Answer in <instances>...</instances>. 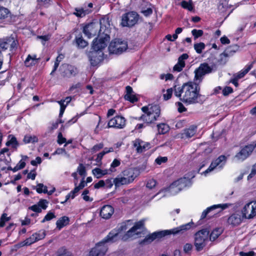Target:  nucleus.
Listing matches in <instances>:
<instances>
[{
  "instance_id": "1",
  "label": "nucleus",
  "mask_w": 256,
  "mask_h": 256,
  "mask_svg": "<svg viewBox=\"0 0 256 256\" xmlns=\"http://www.w3.org/2000/svg\"><path fill=\"white\" fill-rule=\"evenodd\" d=\"M174 95L184 102L188 104L202 103L204 96L200 94V86L194 82H189L182 86L174 88Z\"/></svg>"
},
{
  "instance_id": "2",
  "label": "nucleus",
  "mask_w": 256,
  "mask_h": 256,
  "mask_svg": "<svg viewBox=\"0 0 256 256\" xmlns=\"http://www.w3.org/2000/svg\"><path fill=\"white\" fill-rule=\"evenodd\" d=\"M142 110L144 114L138 120H143L147 124L154 122L160 114V106L157 104L143 106Z\"/></svg>"
},
{
  "instance_id": "3",
  "label": "nucleus",
  "mask_w": 256,
  "mask_h": 256,
  "mask_svg": "<svg viewBox=\"0 0 256 256\" xmlns=\"http://www.w3.org/2000/svg\"><path fill=\"white\" fill-rule=\"evenodd\" d=\"M188 182V180L186 178H180L174 182L168 188L162 190L154 195L152 198L162 194L159 199L167 195L166 192H169L172 195H174L182 190L186 186Z\"/></svg>"
},
{
  "instance_id": "4",
  "label": "nucleus",
  "mask_w": 256,
  "mask_h": 256,
  "mask_svg": "<svg viewBox=\"0 0 256 256\" xmlns=\"http://www.w3.org/2000/svg\"><path fill=\"white\" fill-rule=\"evenodd\" d=\"M194 224V222H192L171 230L154 232L150 234V236L152 240H154L156 238H162L167 235L182 234L186 231L189 230Z\"/></svg>"
},
{
  "instance_id": "5",
  "label": "nucleus",
  "mask_w": 256,
  "mask_h": 256,
  "mask_svg": "<svg viewBox=\"0 0 256 256\" xmlns=\"http://www.w3.org/2000/svg\"><path fill=\"white\" fill-rule=\"evenodd\" d=\"M209 231L206 228L202 229L194 234V246L197 251L202 250L208 240Z\"/></svg>"
},
{
  "instance_id": "6",
  "label": "nucleus",
  "mask_w": 256,
  "mask_h": 256,
  "mask_svg": "<svg viewBox=\"0 0 256 256\" xmlns=\"http://www.w3.org/2000/svg\"><path fill=\"white\" fill-rule=\"evenodd\" d=\"M128 48L126 42L120 39H115L112 40L108 46L110 54H120L125 51Z\"/></svg>"
},
{
  "instance_id": "7",
  "label": "nucleus",
  "mask_w": 256,
  "mask_h": 256,
  "mask_svg": "<svg viewBox=\"0 0 256 256\" xmlns=\"http://www.w3.org/2000/svg\"><path fill=\"white\" fill-rule=\"evenodd\" d=\"M242 218L251 219L256 216V200L246 204L241 210Z\"/></svg>"
},
{
  "instance_id": "8",
  "label": "nucleus",
  "mask_w": 256,
  "mask_h": 256,
  "mask_svg": "<svg viewBox=\"0 0 256 256\" xmlns=\"http://www.w3.org/2000/svg\"><path fill=\"white\" fill-rule=\"evenodd\" d=\"M130 222V220H128L126 222L121 223L116 230H114L108 234L105 238V240L111 242L116 241L119 234L128 229V223Z\"/></svg>"
},
{
  "instance_id": "9",
  "label": "nucleus",
  "mask_w": 256,
  "mask_h": 256,
  "mask_svg": "<svg viewBox=\"0 0 256 256\" xmlns=\"http://www.w3.org/2000/svg\"><path fill=\"white\" fill-rule=\"evenodd\" d=\"M256 147V142L252 144L245 146L234 158V160L242 162L248 158Z\"/></svg>"
},
{
  "instance_id": "10",
  "label": "nucleus",
  "mask_w": 256,
  "mask_h": 256,
  "mask_svg": "<svg viewBox=\"0 0 256 256\" xmlns=\"http://www.w3.org/2000/svg\"><path fill=\"white\" fill-rule=\"evenodd\" d=\"M144 228V220H140L139 222H136L134 225L122 236V240H126L128 238H132L135 235L139 234H140Z\"/></svg>"
},
{
  "instance_id": "11",
  "label": "nucleus",
  "mask_w": 256,
  "mask_h": 256,
  "mask_svg": "<svg viewBox=\"0 0 256 256\" xmlns=\"http://www.w3.org/2000/svg\"><path fill=\"white\" fill-rule=\"evenodd\" d=\"M18 42L12 36L0 39V50H9L12 52L16 48Z\"/></svg>"
},
{
  "instance_id": "12",
  "label": "nucleus",
  "mask_w": 256,
  "mask_h": 256,
  "mask_svg": "<svg viewBox=\"0 0 256 256\" xmlns=\"http://www.w3.org/2000/svg\"><path fill=\"white\" fill-rule=\"evenodd\" d=\"M212 70V68L208 64L204 62L201 64L199 67L194 70V80L202 82L203 77L206 74H210Z\"/></svg>"
},
{
  "instance_id": "13",
  "label": "nucleus",
  "mask_w": 256,
  "mask_h": 256,
  "mask_svg": "<svg viewBox=\"0 0 256 256\" xmlns=\"http://www.w3.org/2000/svg\"><path fill=\"white\" fill-rule=\"evenodd\" d=\"M138 19V14L136 12H129L122 16L121 24L123 26L131 27L137 22Z\"/></svg>"
},
{
  "instance_id": "14",
  "label": "nucleus",
  "mask_w": 256,
  "mask_h": 256,
  "mask_svg": "<svg viewBox=\"0 0 256 256\" xmlns=\"http://www.w3.org/2000/svg\"><path fill=\"white\" fill-rule=\"evenodd\" d=\"M106 242H112L105 240V238L100 242L96 244L90 252L89 256H104L107 251V246L105 245Z\"/></svg>"
},
{
  "instance_id": "15",
  "label": "nucleus",
  "mask_w": 256,
  "mask_h": 256,
  "mask_svg": "<svg viewBox=\"0 0 256 256\" xmlns=\"http://www.w3.org/2000/svg\"><path fill=\"white\" fill-rule=\"evenodd\" d=\"M100 25L98 22L90 23L84 28L83 32L88 38H90L100 32Z\"/></svg>"
},
{
  "instance_id": "16",
  "label": "nucleus",
  "mask_w": 256,
  "mask_h": 256,
  "mask_svg": "<svg viewBox=\"0 0 256 256\" xmlns=\"http://www.w3.org/2000/svg\"><path fill=\"white\" fill-rule=\"evenodd\" d=\"M126 119L122 116H117L110 119L108 124V128H114L118 129L123 128L126 126Z\"/></svg>"
},
{
  "instance_id": "17",
  "label": "nucleus",
  "mask_w": 256,
  "mask_h": 256,
  "mask_svg": "<svg viewBox=\"0 0 256 256\" xmlns=\"http://www.w3.org/2000/svg\"><path fill=\"white\" fill-rule=\"evenodd\" d=\"M60 70L62 76L66 78L74 76L78 72L76 68L66 64H63L60 66Z\"/></svg>"
},
{
  "instance_id": "18",
  "label": "nucleus",
  "mask_w": 256,
  "mask_h": 256,
  "mask_svg": "<svg viewBox=\"0 0 256 256\" xmlns=\"http://www.w3.org/2000/svg\"><path fill=\"white\" fill-rule=\"evenodd\" d=\"M226 157L224 155L220 156L218 158L212 162L209 168L205 170L204 173L206 175V174L212 172L217 166L222 168L226 164Z\"/></svg>"
},
{
  "instance_id": "19",
  "label": "nucleus",
  "mask_w": 256,
  "mask_h": 256,
  "mask_svg": "<svg viewBox=\"0 0 256 256\" xmlns=\"http://www.w3.org/2000/svg\"><path fill=\"white\" fill-rule=\"evenodd\" d=\"M133 146L136 148L138 153H142L150 148V144L142 141L140 138H136L132 142Z\"/></svg>"
},
{
  "instance_id": "20",
  "label": "nucleus",
  "mask_w": 256,
  "mask_h": 256,
  "mask_svg": "<svg viewBox=\"0 0 256 256\" xmlns=\"http://www.w3.org/2000/svg\"><path fill=\"white\" fill-rule=\"evenodd\" d=\"M232 206V204L231 203H226L222 204H214L211 206H210L202 212L201 215V219L204 218L206 216L207 214L212 210H214L217 208H220V210L219 212H221L222 210L229 208Z\"/></svg>"
},
{
  "instance_id": "21",
  "label": "nucleus",
  "mask_w": 256,
  "mask_h": 256,
  "mask_svg": "<svg viewBox=\"0 0 256 256\" xmlns=\"http://www.w3.org/2000/svg\"><path fill=\"white\" fill-rule=\"evenodd\" d=\"M232 206V204L231 203H226L222 204H214L211 206H210L202 212L201 215V219L204 218L206 216L207 214L212 210H214L217 208H220V210L219 212H221L222 210L229 208Z\"/></svg>"
},
{
  "instance_id": "22",
  "label": "nucleus",
  "mask_w": 256,
  "mask_h": 256,
  "mask_svg": "<svg viewBox=\"0 0 256 256\" xmlns=\"http://www.w3.org/2000/svg\"><path fill=\"white\" fill-rule=\"evenodd\" d=\"M102 52H90L88 54L89 60L92 66H96L103 60Z\"/></svg>"
},
{
  "instance_id": "23",
  "label": "nucleus",
  "mask_w": 256,
  "mask_h": 256,
  "mask_svg": "<svg viewBox=\"0 0 256 256\" xmlns=\"http://www.w3.org/2000/svg\"><path fill=\"white\" fill-rule=\"evenodd\" d=\"M122 174L130 183L132 182L138 176L139 172L135 168H129L123 171Z\"/></svg>"
},
{
  "instance_id": "24",
  "label": "nucleus",
  "mask_w": 256,
  "mask_h": 256,
  "mask_svg": "<svg viewBox=\"0 0 256 256\" xmlns=\"http://www.w3.org/2000/svg\"><path fill=\"white\" fill-rule=\"evenodd\" d=\"M242 217L240 214L234 213L228 218L227 222L228 224L234 227L240 225L242 223Z\"/></svg>"
},
{
  "instance_id": "25",
  "label": "nucleus",
  "mask_w": 256,
  "mask_h": 256,
  "mask_svg": "<svg viewBox=\"0 0 256 256\" xmlns=\"http://www.w3.org/2000/svg\"><path fill=\"white\" fill-rule=\"evenodd\" d=\"M114 212V208L110 205L104 206L100 210V216L104 219H108Z\"/></svg>"
},
{
  "instance_id": "26",
  "label": "nucleus",
  "mask_w": 256,
  "mask_h": 256,
  "mask_svg": "<svg viewBox=\"0 0 256 256\" xmlns=\"http://www.w3.org/2000/svg\"><path fill=\"white\" fill-rule=\"evenodd\" d=\"M106 38L94 40L92 46V48L94 50L93 52H102L101 50L104 48L106 46Z\"/></svg>"
},
{
  "instance_id": "27",
  "label": "nucleus",
  "mask_w": 256,
  "mask_h": 256,
  "mask_svg": "<svg viewBox=\"0 0 256 256\" xmlns=\"http://www.w3.org/2000/svg\"><path fill=\"white\" fill-rule=\"evenodd\" d=\"M188 56L187 54H183L178 58V63L174 66L173 70L177 72H181L185 66L184 60L188 59Z\"/></svg>"
},
{
  "instance_id": "28",
  "label": "nucleus",
  "mask_w": 256,
  "mask_h": 256,
  "mask_svg": "<svg viewBox=\"0 0 256 256\" xmlns=\"http://www.w3.org/2000/svg\"><path fill=\"white\" fill-rule=\"evenodd\" d=\"M91 12V10L84 7L76 8L72 14L78 18H83Z\"/></svg>"
},
{
  "instance_id": "29",
  "label": "nucleus",
  "mask_w": 256,
  "mask_h": 256,
  "mask_svg": "<svg viewBox=\"0 0 256 256\" xmlns=\"http://www.w3.org/2000/svg\"><path fill=\"white\" fill-rule=\"evenodd\" d=\"M33 188L36 190L39 194L44 192L49 195L52 194L55 190V188H54L52 190L48 192L47 186H44L42 184H38L36 186H34Z\"/></svg>"
},
{
  "instance_id": "30",
  "label": "nucleus",
  "mask_w": 256,
  "mask_h": 256,
  "mask_svg": "<svg viewBox=\"0 0 256 256\" xmlns=\"http://www.w3.org/2000/svg\"><path fill=\"white\" fill-rule=\"evenodd\" d=\"M92 173L97 178H100L106 174H110L108 169L102 170L98 168L93 169Z\"/></svg>"
},
{
  "instance_id": "31",
  "label": "nucleus",
  "mask_w": 256,
  "mask_h": 256,
  "mask_svg": "<svg viewBox=\"0 0 256 256\" xmlns=\"http://www.w3.org/2000/svg\"><path fill=\"white\" fill-rule=\"evenodd\" d=\"M114 184L116 187H119L124 184H130L128 180L126 178L125 176H117L114 180Z\"/></svg>"
},
{
  "instance_id": "32",
  "label": "nucleus",
  "mask_w": 256,
  "mask_h": 256,
  "mask_svg": "<svg viewBox=\"0 0 256 256\" xmlns=\"http://www.w3.org/2000/svg\"><path fill=\"white\" fill-rule=\"evenodd\" d=\"M69 222H70V218L68 216H64L60 218H59L57 220V222H56V227L59 230H60L63 227L68 224Z\"/></svg>"
},
{
  "instance_id": "33",
  "label": "nucleus",
  "mask_w": 256,
  "mask_h": 256,
  "mask_svg": "<svg viewBox=\"0 0 256 256\" xmlns=\"http://www.w3.org/2000/svg\"><path fill=\"white\" fill-rule=\"evenodd\" d=\"M196 132V126H192L189 128L185 129L182 133L183 137L190 138L194 136Z\"/></svg>"
},
{
  "instance_id": "34",
  "label": "nucleus",
  "mask_w": 256,
  "mask_h": 256,
  "mask_svg": "<svg viewBox=\"0 0 256 256\" xmlns=\"http://www.w3.org/2000/svg\"><path fill=\"white\" fill-rule=\"evenodd\" d=\"M38 59L36 58V56L34 54L32 56L28 54L26 60L24 61L25 66L27 67L32 66L36 64L38 62Z\"/></svg>"
},
{
  "instance_id": "35",
  "label": "nucleus",
  "mask_w": 256,
  "mask_h": 256,
  "mask_svg": "<svg viewBox=\"0 0 256 256\" xmlns=\"http://www.w3.org/2000/svg\"><path fill=\"white\" fill-rule=\"evenodd\" d=\"M19 144L16 138L13 135L8 136V140L6 142V146H12V148L16 150Z\"/></svg>"
},
{
  "instance_id": "36",
  "label": "nucleus",
  "mask_w": 256,
  "mask_h": 256,
  "mask_svg": "<svg viewBox=\"0 0 256 256\" xmlns=\"http://www.w3.org/2000/svg\"><path fill=\"white\" fill-rule=\"evenodd\" d=\"M252 66V64L246 66L243 70H242L240 72L236 74L234 76L238 80L243 78L250 71Z\"/></svg>"
},
{
  "instance_id": "37",
  "label": "nucleus",
  "mask_w": 256,
  "mask_h": 256,
  "mask_svg": "<svg viewBox=\"0 0 256 256\" xmlns=\"http://www.w3.org/2000/svg\"><path fill=\"white\" fill-rule=\"evenodd\" d=\"M158 134H164L168 132L170 130L169 126L164 124L162 123L157 125Z\"/></svg>"
},
{
  "instance_id": "38",
  "label": "nucleus",
  "mask_w": 256,
  "mask_h": 256,
  "mask_svg": "<svg viewBox=\"0 0 256 256\" xmlns=\"http://www.w3.org/2000/svg\"><path fill=\"white\" fill-rule=\"evenodd\" d=\"M222 233V230L220 228H216L210 234H209L210 240V241L215 240Z\"/></svg>"
},
{
  "instance_id": "39",
  "label": "nucleus",
  "mask_w": 256,
  "mask_h": 256,
  "mask_svg": "<svg viewBox=\"0 0 256 256\" xmlns=\"http://www.w3.org/2000/svg\"><path fill=\"white\" fill-rule=\"evenodd\" d=\"M10 10L2 6H0V19H5L10 16Z\"/></svg>"
},
{
  "instance_id": "40",
  "label": "nucleus",
  "mask_w": 256,
  "mask_h": 256,
  "mask_svg": "<svg viewBox=\"0 0 256 256\" xmlns=\"http://www.w3.org/2000/svg\"><path fill=\"white\" fill-rule=\"evenodd\" d=\"M75 40L78 46L80 48H83L88 44V42L84 40L82 36L76 37Z\"/></svg>"
},
{
  "instance_id": "41",
  "label": "nucleus",
  "mask_w": 256,
  "mask_h": 256,
  "mask_svg": "<svg viewBox=\"0 0 256 256\" xmlns=\"http://www.w3.org/2000/svg\"><path fill=\"white\" fill-rule=\"evenodd\" d=\"M236 46H230L222 54L221 56H224L225 57L230 56L236 52Z\"/></svg>"
},
{
  "instance_id": "42",
  "label": "nucleus",
  "mask_w": 256,
  "mask_h": 256,
  "mask_svg": "<svg viewBox=\"0 0 256 256\" xmlns=\"http://www.w3.org/2000/svg\"><path fill=\"white\" fill-rule=\"evenodd\" d=\"M120 160L118 159L115 158L110 164V168L108 170L110 174L116 171V168L120 166Z\"/></svg>"
},
{
  "instance_id": "43",
  "label": "nucleus",
  "mask_w": 256,
  "mask_h": 256,
  "mask_svg": "<svg viewBox=\"0 0 256 256\" xmlns=\"http://www.w3.org/2000/svg\"><path fill=\"white\" fill-rule=\"evenodd\" d=\"M23 142L25 144L34 143L38 142V138L35 136L26 135L23 139Z\"/></svg>"
},
{
  "instance_id": "44",
  "label": "nucleus",
  "mask_w": 256,
  "mask_h": 256,
  "mask_svg": "<svg viewBox=\"0 0 256 256\" xmlns=\"http://www.w3.org/2000/svg\"><path fill=\"white\" fill-rule=\"evenodd\" d=\"M181 6L184 9H186L189 11H192L194 9L192 1L189 0L188 2L184 0L181 2Z\"/></svg>"
},
{
  "instance_id": "45",
  "label": "nucleus",
  "mask_w": 256,
  "mask_h": 256,
  "mask_svg": "<svg viewBox=\"0 0 256 256\" xmlns=\"http://www.w3.org/2000/svg\"><path fill=\"white\" fill-rule=\"evenodd\" d=\"M36 242V238H34L33 234H32L30 237L25 240L24 242H22L20 245L22 246H30L34 242Z\"/></svg>"
},
{
  "instance_id": "46",
  "label": "nucleus",
  "mask_w": 256,
  "mask_h": 256,
  "mask_svg": "<svg viewBox=\"0 0 256 256\" xmlns=\"http://www.w3.org/2000/svg\"><path fill=\"white\" fill-rule=\"evenodd\" d=\"M132 191V190H126L125 192V194H126V196L121 197V198H119L118 200L120 202H122L123 204L128 203V202L129 201V200L131 198V196H128V195H130V193Z\"/></svg>"
},
{
  "instance_id": "47",
  "label": "nucleus",
  "mask_w": 256,
  "mask_h": 256,
  "mask_svg": "<svg viewBox=\"0 0 256 256\" xmlns=\"http://www.w3.org/2000/svg\"><path fill=\"white\" fill-rule=\"evenodd\" d=\"M205 46H206L204 42L195 44L194 46V49L198 54L202 52V50L205 48Z\"/></svg>"
},
{
  "instance_id": "48",
  "label": "nucleus",
  "mask_w": 256,
  "mask_h": 256,
  "mask_svg": "<svg viewBox=\"0 0 256 256\" xmlns=\"http://www.w3.org/2000/svg\"><path fill=\"white\" fill-rule=\"evenodd\" d=\"M34 238H36V242L43 239L46 236V232L44 230H40L37 232L32 234Z\"/></svg>"
},
{
  "instance_id": "49",
  "label": "nucleus",
  "mask_w": 256,
  "mask_h": 256,
  "mask_svg": "<svg viewBox=\"0 0 256 256\" xmlns=\"http://www.w3.org/2000/svg\"><path fill=\"white\" fill-rule=\"evenodd\" d=\"M77 172L80 175L84 178L86 176V170L85 166L82 164H80L77 168Z\"/></svg>"
},
{
  "instance_id": "50",
  "label": "nucleus",
  "mask_w": 256,
  "mask_h": 256,
  "mask_svg": "<svg viewBox=\"0 0 256 256\" xmlns=\"http://www.w3.org/2000/svg\"><path fill=\"white\" fill-rule=\"evenodd\" d=\"M192 34L194 38L196 40L198 38L202 36L203 35L204 32L201 30L194 29L192 31Z\"/></svg>"
},
{
  "instance_id": "51",
  "label": "nucleus",
  "mask_w": 256,
  "mask_h": 256,
  "mask_svg": "<svg viewBox=\"0 0 256 256\" xmlns=\"http://www.w3.org/2000/svg\"><path fill=\"white\" fill-rule=\"evenodd\" d=\"M124 98L125 100H128L131 102H134L138 101V98H136V96L134 94V93H132L130 94H126L124 96Z\"/></svg>"
},
{
  "instance_id": "52",
  "label": "nucleus",
  "mask_w": 256,
  "mask_h": 256,
  "mask_svg": "<svg viewBox=\"0 0 256 256\" xmlns=\"http://www.w3.org/2000/svg\"><path fill=\"white\" fill-rule=\"evenodd\" d=\"M57 102L60 105V114H59V116L60 118H61L64 112V110L66 108V106L68 104H65L64 103V101L59 100V101H57Z\"/></svg>"
},
{
  "instance_id": "53",
  "label": "nucleus",
  "mask_w": 256,
  "mask_h": 256,
  "mask_svg": "<svg viewBox=\"0 0 256 256\" xmlns=\"http://www.w3.org/2000/svg\"><path fill=\"white\" fill-rule=\"evenodd\" d=\"M173 90L172 88H168L166 90V93H164L163 94V97L164 100H166L171 98Z\"/></svg>"
},
{
  "instance_id": "54",
  "label": "nucleus",
  "mask_w": 256,
  "mask_h": 256,
  "mask_svg": "<svg viewBox=\"0 0 256 256\" xmlns=\"http://www.w3.org/2000/svg\"><path fill=\"white\" fill-rule=\"evenodd\" d=\"M89 194V191L87 190H84L82 196V198L86 202H92L93 199L92 198H90L88 194Z\"/></svg>"
},
{
  "instance_id": "55",
  "label": "nucleus",
  "mask_w": 256,
  "mask_h": 256,
  "mask_svg": "<svg viewBox=\"0 0 256 256\" xmlns=\"http://www.w3.org/2000/svg\"><path fill=\"white\" fill-rule=\"evenodd\" d=\"M56 217L54 213L49 212L44 216V218L42 220V222L44 223L46 221H48Z\"/></svg>"
},
{
  "instance_id": "56",
  "label": "nucleus",
  "mask_w": 256,
  "mask_h": 256,
  "mask_svg": "<svg viewBox=\"0 0 256 256\" xmlns=\"http://www.w3.org/2000/svg\"><path fill=\"white\" fill-rule=\"evenodd\" d=\"M160 78L161 80H172L174 78V76L171 74H161Z\"/></svg>"
},
{
  "instance_id": "57",
  "label": "nucleus",
  "mask_w": 256,
  "mask_h": 256,
  "mask_svg": "<svg viewBox=\"0 0 256 256\" xmlns=\"http://www.w3.org/2000/svg\"><path fill=\"white\" fill-rule=\"evenodd\" d=\"M156 184V182L155 180L150 179L147 182L146 187L150 189H152V188L155 187Z\"/></svg>"
},
{
  "instance_id": "58",
  "label": "nucleus",
  "mask_w": 256,
  "mask_h": 256,
  "mask_svg": "<svg viewBox=\"0 0 256 256\" xmlns=\"http://www.w3.org/2000/svg\"><path fill=\"white\" fill-rule=\"evenodd\" d=\"M168 160V158L166 156H158L155 162L158 165L161 164L162 163H164L166 162Z\"/></svg>"
},
{
  "instance_id": "59",
  "label": "nucleus",
  "mask_w": 256,
  "mask_h": 256,
  "mask_svg": "<svg viewBox=\"0 0 256 256\" xmlns=\"http://www.w3.org/2000/svg\"><path fill=\"white\" fill-rule=\"evenodd\" d=\"M104 147V144L102 143H100L94 145L92 148V152H96Z\"/></svg>"
},
{
  "instance_id": "60",
  "label": "nucleus",
  "mask_w": 256,
  "mask_h": 256,
  "mask_svg": "<svg viewBox=\"0 0 256 256\" xmlns=\"http://www.w3.org/2000/svg\"><path fill=\"white\" fill-rule=\"evenodd\" d=\"M233 90L232 88L230 86H226L223 90H222V94L224 96H228L229 94L232 92Z\"/></svg>"
},
{
  "instance_id": "61",
  "label": "nucleus",
  "mask_w": 256,
  "mask_h": 256,
  "mask_svg": "<svg viewBox=\"0 0 256 256\" xmlns=\"http://www.w3.org/2000/svg\"><path fill=\"white\" fill-rule=\"evenodd\" d=\"M48 202L46 200H41L38 202V206L46 210L47 208Z\"/></svg>"
},
{
  "instance_id": "62",
  "label": "nucleus",
  "mask_w": 256,
  "mask_h": 256,
  "mask_svg": "<svg viewBox=\"0 0 256 256\" xmlns=\"http://www.w3.org/2000/svg\"><path fill=\"white\" fill-rule=\"evenodd\" d=\"M192 248V245L190 244H186L184 246V250L186 253L190 252Z\"/></svg>"
},
{
  "instance_id": "63",
  "label": "nucleus",
  "mask_w": 256,
  "mask_h": 256,
  "mask_svg": "<svg viewBox=\"0 0 256 256\" xmlns=\"http://www.w3.org/2000/svg\"><path fill=\"white\" fill-rule=\"evenodd\" d=\"M256 174V163L252 166V170L250 174L248 176V179L250 180Z\"/></svg>"
},
{
  "instance_id": "64",
  "label": "nucleus",
  "mask_w": 256,
  "mask_h": 256,
  "mask_svg": "<svg viewBox=\"0 0 256 256\" xmlns=\"http://www.w3.org/2000/svg\"><path fill=\"white\" fill-rule=\"evenodd\" d=\"M254 252L253 251H250L248 252H239L240 256H254Z\"/></svg>"
}]
</instances>
